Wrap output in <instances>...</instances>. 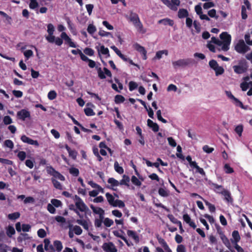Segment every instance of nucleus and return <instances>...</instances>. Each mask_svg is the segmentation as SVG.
<instances>
[{
	"label": "nucleus",
	"instance_id": "nucleus-1",
	"mask_svg": "<svg viewBox=\"0 0 252 252\" xmlns=\"http://www.w3.org/2000/svg\"><path fill=\"white\" fill-rule=\"evenodd\" d=\"M241 240V236L238 230H234L232 232V238L229 241L233 245V248L237 252H244V249L238 245Z\"/></svg>",
	"mask_w": 252,
	"mask_h": 252
},
{
	"label": "nucleus",
	"instance_id": "nucleus-2",
	"mask_svg": "<svg viewBox=\"0 0 252 252\" xmlns=\"http://www.w3.org/2000/svg\"><path fill=\"white\" fill-rule=\"evenodd\" d=\"M220 37L223 42V46H221V50L223 51H227L229 49V46L231 43V36L226 32H222Z\"/></svg>",
	"mask_w": 252,
	"mask_h": 252
},
{
	"label": "nucleus",
	"instance_id": "nucleus-3",
	"mask_svg": "<svg viewBox=\"0 0 252 252\" xmlns=\"http://www.w3.org/2000/svg\"><path fill=\"white\" fill-rule=\"evenodd\" d=\"M234 48L237 53L243 54L250 50V48L245 43L243 39L239 40Z\"/></svg>",
	"mask_w": 252,
	"mask_h": 252
},
{
	"label": "nucleus",
	"instance_id": "nucleus-4",
	"mask_svg": "<svg viewBox=\"0 0 252 252\" xmlns=\"http://www.w3.org/2000/svg\"><path fill=\"white\" fill-rule=\"evenodd\" d=\"M192 63V60L190 59H180L177 61L172 62L174 68L178 67H186Z\"/></svg>",
	"mask_w": 252,
	"mask_h": 252
},
{
	"label": "nucleus",
	"instance_id": "nucleus-5",
	"mask_svg": "<svg viewBox=\"0 0 252 252\" xmlns=\"http://www.w3.org/2000/svg\"><path fill=\"white\" fill-rule=\"evenodd\" d=\"M219 234L220 235V239L222 241L223 244L230 251V252H236L234 248L232 247L229 239L226 237V236L224 234V233L221 231L219 232Z\"/></svg>",
	"mask_w": 252,
	"mask_h": 252
},
{
	"label": "nucleus",
	"instance_id": "nucleus-6",
	"mask_svg": "<svg viewBox=\"0 0 252 252\" xmlns=\"http://www.w3.org/2000/svg\"><path fill=\"white\" fill-rule=\"evenodd\" d=\"M95 69L97 71L98 77L101 79H105V75L110 77H112V73L111 71L106 67L103 68L104 72L102 70L101 68L98 66L95 67Z\"/></svg>",
	"mask_w": 252,
	"mask_h": 252
},
{
	"label": "nucleus",
	"instance_id": "nucleus-7",
	"mask_svg": "<svg viewBox=\"0 0 252 252\" xmlns=\"http://www.w3.org/2000/svg\"><path fill=\"white\" fill-rule=\"evenodd\" d=\"M75 198L76 200L75 202L76 208L81 212H86L88 208L82 199L77 195H75Z\"/></svg>",
	"mask_w": 252,
	"mask_h": 252
},
{
	"label": "nucleus",
	"instance_id": "nucleus-8",
	"mask_svg": "<svg viewBox=\"0 0 252 252\" xmlns=\"http://www.w3.org/2000/svg\"><path fill=\"white\" fill-rule=\"evenodd\" d=\"M55 31V28L52 24H49L47 25V32L48 35L46 37V40L49 42L53 43L54 40V35H53Z\"/></svg>",
	"mask_w": 252,
	"mask_h": 252
},
{
	"label": "nucleus",
	"instance_id": "nucleus-9",
	"mask_svg": "<svg viewBox=\"0 0 252 252\" xmlns=\"http://www.w3.org/2000/svg\"><path fill=\"white\" fill-rule=\"evenodd\" d=\"M218 193L223 195L224 197V200L227 203L231 204H233V199L229 191L228 190H223L222 192L218 191Z\"/></svg>",
	"mask_w": 252,
	"mask_h": 252
},
{
	"label": "nucleus",
	"instance_id": "nucleus-10",
	"mask_svg": "<svg viewBox=\"0 0 252 252\" xmlns=\"http://www.w3.org/2000/svg\"><path fill=\"white\" fill-rule=\"evenodd\" d=\"M134 48L142 56V59L144 60L147 59V51L145 48L138 43H135L134 45Z\"/></svg>",
	"mask_w": 252,
	"mask_h": 252
},
{
	"label": "nucleus",
	"instance_id": "nucleus-11",
	"mask_svg": "<svg viewBox=\"0 0 252 252\" xmlns=\"http://www.w3.org/2000/svg\"><path fill=\"white\" fill-rule=\"evenodd\" d=\"M102 248L105 252H117V250L115 245L112 243H105L103 245Z\"/></svg>",
	"mask_w": 252,
	"mask_h": 252
},
{
	"label": "nucleus",
	"instance_id": "nucleus-12",
	"mask_svg": "<svg viewBox=\"0 0 252 252\" xmlns=\"http://www.w3.org/2000/svg\"><path fill=\"white\" fill-rule=\"evenodd\" d=\"M61 37L65 41V43L66 44H68V45L72 48H76V45L72 41L71 39L67 35V34L65 32H62L61 34Z\"/></svg>",
	"mask_w": 252,
	"mask_h": 252
},
{
	"label": "nucleus",
	"instance_id": "nucleus-13",
	"mask_svg": "<svg viewBox=\"0 0 252 252\" xmlns=\"http://www.w3.org/2000/svg\"><path fill=\"white\" fill-rule=\"evenodd\" d=\"M233 68L235 73L238 74H240L244 73L247 71L248 69V66L245 63V64L242 65H234L233 66Z\"/></svg>",
	"mask_w": 252,
	"mask_h": 252
},
{
	"label": "nucleus",
	"instance_id": "nucleus-14",
	"mask_svg": "<svg viewBox=\"0 0 252 252\" xmlns=\"http://www.w3.org/2000/svg\"><path fill=\"white\" fill-rule=\"evenodd\" d=\"M17 117L19 119L24 121L26 118L30 117V113L25 109H22L18 112Z\"/></svg>",
	"mask_w": 252,
	"mask_h": 252
},
{
	"label": "nucleus",
	"instance_id": "nucleus-15",
	"mask_svg": "<svg viewBox=\"0 0 252 252\" xmlns=\"http://www.w3.org/2000/svg\"><path fill=\"white\" fill-rule=\"evenodd\" d=\"M128 19L133 23V24H135L137 22L140 20L138 15L137 13L132 12V11L129 12V16Z\"/></svg>",
	"mask_w": 252,
	"mask_h": 252
},
{
	"label": "nucleus",
	"instance_id": "nucleus-16",
	"mask_svg": "<svg viewBox=\"0 0 252 252\" xmlns=\"http://www.w3.org/2000/svg\"><path fill=\"white\" fill-rule=\"evenodd\" d=\"M183 219L184 221L193 229L196 227V225L193 221H191L190 217L188 214H184L183 216Z\"/></svg>",
	"mask_w": 252,
	"mask_h": 252
},
{
	"label": "nucleus",
	"instance_id": "nucleus-17",
	"mask_svg": "<svg viewBox=\"0 0 252 252\" xmlns=\"http://www.w3.org/2000/svg\"><path fill=\"white\" fill-rule=\"evenodd\" d=\"M44 249L48 252H54L55 249L54 246L50 244V240L46 238L44 240Z\"/></svg>",
	"mask_w": 252,
	"mask_h": 252
},
{
	"label": "nucleus",
	"instance_id": "nucleus-18",
	"mask_svg": "<svg viewBox=\"0 0 252 252\" xmlns=\"http://www.w3.org/2000/svg\"><path fill=\"white\" fill-rule=\"evenodd\" d=\"M127 234L129 237L132 238L135 243H137L139 242V238L136 232L133 230H128L127 231Z\"/></svg>",
	"mask_w": 252,
	"mask_h": 252
},
{
	"label": "nucleus",
	"instance_id": "nucleus-19",
	"mask_svg": "<svg viewBox=\"0 0 252 252\" xmlns=\"http://www.w3.org/2000/svg\"><path fill=\"white\" fill-rule=\"evenodd\" d=\"M147 125L149 127L151 128L154 132H158L159 130L158 125L150 119L147 120Z\"/></svg>",
	"mask_w": 252,
	"mask_h": 252
},
{
	"label": "nucleus",
	"instance_id": "nucleus-20",
	"mask_svg": "<svg viewBox=\"0 0 252 252\" xmlns=\"http://www.w3.org/2000/svg\"><path fill=\"white\" fill-rule=\"evenodd\" d=\"M189 16V12L188 10L184 8L179 9L178 12V16L180 19H183Z\"/></svg>",
	"mask_w": 252,
	"mask_h": 252
},
{
	"label": "nucleus",
	"instance_id": "nucleus-21",
	"mask_svg": "<svg viewBox=\"0 0 252 252\" xmlns=\"http://www.w3.org/2000/svg\"><path fill=\"white\" fill-rule=\"evenodd\" d=\"M133 25L139 32L142 33H145L146 32V30L144 28L143 24L140 20H139L135 24Z\"/></svg>",
	"mask_w": 252,
	"mask_h": 252
},
{
	"label": "nucleus",
	"instance_id": "nucleus-22",
	"mask_svg": "<svg viewBox=\"0 0 252 252\" xmlns=\"http://www.w3.org/2000/svg\"><path fill=\"white\" fill-rule=\"evenodd\" d=\"M130 181L129 177L126 175H124L123 176V179L120 181L119 185H125L127 187H129V182Z\"/></svg>",
	"mask_w": 252,
	"mask_h": 252
},
{
	"label": "nucleus",
	"instance_id": "nucleus-23",
	"mask_svg": "<svg viewBox=\"0 0 252 252\" xmlns=\"http://www.w3.org/2000/svg\"><path fill=\"white\" fill-rule=\"evenodd\" d=\"M158 23L159 24H163L164 25H169L170 26H173L174 25L173 20L168 18L160 20Z\"/></svg>",
	"mask_w": 252,
	"mask_h": 252
},
{
	"label": "nucleus",
	"instance_id": "nucleus-24",
	"mask_svg": "<svg viewBox=\"0 0 252 252\" xmlns=\"http://www.w3.org/2000/svg\"><path fill=\"white\" fill-rule=\"evenodd\" d=\"M76 222L82 225L85 230H89V225L87 220H77Z\"/></svg>",
	"mask_w": 252,
	"mask_h": 252
},
{
	"label": "nucleus",
	"instance_id": "nucleus-25",
	"mask_svg": "<svg viewBox=\"0 0 252 252\" xmlns=\"http://www.w3.org/2000/svg\"><path fill=\"white\" fill-rule=\"evenodd\" d=\"M90 208L93 210V212L95 214H104V211L100 207L96 208L93 205H90Z\"/></svg>",
	"mask_w": 252,
	"mask_h": 252
},
{
	"label": "nucleus",
	"instance_id": "nucleus-26",
	"mask_svg": "<svg viewBox=\"0 0 252 252\" xmlns=\"http://www.w3.org/2000/svg\"><path fill=\"white\" fill-rule=\"evenodd\" d=\"M162 2L168 6L170 9L172 10L176 11L177 10V7L172 4L171 1L169 0H161Z\"/></svg>",
	"mask_w": 252,
	"mask_h": 252
},
{
	"label": "nucleus",
	"instance_id": "nucleus-27",
	"mask_svg": "<svg viewBox=\"0 0 252 252\" xmlns=\"http://www.w3.org/2000/svg\"><path fill=\"white\" fill-rule=\"evenodd\" d=\"M52 183H53L54 187L58 189L62 190L63 189V186L62 184L57 180L52 178L51 179Z\"/></svg>",
	"mask_w": 252,
	"mask_h": 252
},
{
	"label": "nucleus",
	"instance_id": "nucleus-28",
	"mask_svg": "<svg viewBox=\"0 0 252 252\" xmlns=\"http://www.w3.org/2000/svg\"><path fill=\"white\" fill-rule=\"evenodd\" d=\"M105 196L109 204L111 206H113V204H114V201H115L113 196L109 192H107L105 194Z\"/></svg>",
	"mask_w": 252,
	"mask_h": 252
},
{
	"label": "nucleus",
	"instance_id": "nucleus-29",
	"mask_svg": "<svg viewBox=\"0 0 252 252\" xmlns=\"http://www.w3.org/2000/svg\"><path fill=\"white\" fill-rule=\"evenodd\" d=\"M158 192L159 195L162 197H167L169 195V191L162 188H159Z\"/></svg>",
	"mask_w": 252,
	"mask_h": 252
},
{
	"label": "nucleus",
	"instance_id": "nucleus-30",
	"mask_svg": "<svg viewBox=\"0 0 252 252\" xmlns=\"http://www.w3.org/2000/svg\"><path fill=\"white\" fill-rule=\"evenodd\" d=\"M54 246L56 248V251L58 252H61L63 249V245L60 241H55L54 242Z\"/></svg>",
	"mask_w": 252,
	"mask_h": 252
},
{
	"label": "nucleus",
	"instance_id": "nucleus-31",
	"mask_svg": "<svg viewBox=\"0 0 252 252\" xmlns=\"http://www.w3.org/2000/svg\"><path fill=\"white\" fill-rule=\"evenodd\" d=\"M114 203L112 206L115 207H118L123 208L125 207V203L121 200L116 199Z\"/></svg>",
	"mask_w": 252,
	"mask_h": 252
},
{
	"label": "nucleus",
	"instance_id": "nucleus-32",
	"mask_svg": "<svg viewBox=\"0 0 252 252\" xmlns=\"http://www.w3.org/2000/svg\"><path fill=\"white\" fill-rule=\"evenodd\" d=\"M30 239L29 235L27 233H21L20 236L17 238L18 242H22L23 241H25Z\"/></svg>",
	"mask_w": 252,
	"mask_h": 252
},
{
	"label": "nucleus",
	"instance_id": "nucleus-33",
	"mask_svg": "<svg viewBox=\"0 0 252 252\" xmlns=\"http://www.w3.org/2000/svg\"><path fill=\"white\" fill-rule=\"evenodd\" d=\"M103 55H106L107 57H110L109 51L107 48H105L104 45H101L100 47V50H98Z\"/></svg>",
	"mask_w": 252,
	"mask_h": 252
},
{
	"label": "nucleus",
	"instance_id": "nucleus-34",
	"mask_svg": "<svg viewBox=\"0 0 252 252\" xmlns=\"http://www.w3.org/2000/svg\"><path fill=\"white\" fill-rule=\"evenodd\" d=\"M69 172L72 176L77 177L79 175V170L78 168L72 167L69 169Z\"/></svg>",
	"mask_w": 252,
	"mask_h": 252
},
{
	"label": "nucleus",
	"instance_id": "nucleus-35",
	"mask_svg": "<svg viewBox=\"0 0 252 252\" xmlns=\"http://www.w3.org/2000/svg\"><path fill=\"white\" fill-rule=\"evenodd\" d=\"M20 216V214L19 212H16L11 214H9L8 215V219L10 220H15L18 219Z\"/></svg>",
	"mask_w": 252,
	"mask_h": 252
},
{
	"label": "nucleus",
	"instance_id": "nucleus-36",
	"mask_svg": "<svg viewBox=\"0 0 252 252\" xmlns=\"http://www.w3.org/2000/svg\"><path fill=\"white\" fill-rule=\"evenodd\" d=\"M114 168L115 171L119 174H123L124 173V169L122 166H120L117 161L114 163Z\"/></svg>",
	"mask_w": 252,
	"mask_h": 252
},
{
	"label": "nucleus",
	"instance_id": "nucleus-37",
	"mask_svg": "<svg viewBox=\"0 0 252 252\" xmlns=\"http://www.w3.org/2000/svg\"><path fill=\"white\" fill-rule=\"evenodd\" d=\"M205 204L206 206L208 207L209 210L210 212L214 213L216 211V207L214 205L211 204L207 200H204Z\"/></svg>",
	"mask_w": 252,
	"mask_h": 252
},
{
	"label": "nucleus",
	"instance_id": "nucleus-38",
	"mask_svg": "<svg viewBox=\"0 0 252 252\" xmlns=\"http://www.w3.org/2000/svg\"><path fill=\"white\" fill-rule=\"evenodd\" d=\"M109 184H110L112 187H117L119 185V182L114 178H110L107 181Z\"/></svg>",
	"mask_w": 252,
	"mask_h": 252
},
{
	"label": "nucleus",
	"instance_id": "nucleus-39",
	"mask_svg": "<svg viewBox=\"0 0 252 252\" xmlns=\"http://www.w3.org/2000/svg\"><path fill=\"white\" fill-rule=\"evenodd\" d=\"M125 100V97L122 95L117 94L115 96V102L117 104L123 103Z\"/></svg>",
	"mask_w": 252,
	"mask_h": 252
},
{
	"label": "nucleus",
	"instance_id": "nucleus-40",
	"mask_svg": "<svg viewBox=\"0 0 252 252\" xmlns=\"http://www.w3.org/2000/svg\"><path fill=\"white\" fill-rule=\"evenodd\" d=\"M234 103L235 104V105L237 106H239L240 107V108H241L242 109H247V107L245 106L243 103L240 101L238 98H237L236 97H235L234 99Z\"/></svg>",
	"mask_w": 252,
	"mask_h": 252
},
{
	"label": "nucleus",
	"instance_id": "nucleus-41",
	"mask_svg": "<svg viewBox=\"0 0 252 252\" xmlns=\"http://www.w3.org/2000/svg\"><path fill=\"white\" fill-rule=\"evenodd\" d=\"M212 186L215 189V191L218 193V191H220V192H222L223 190H225L226 189H224L223 187L221 185H219L215 183H212Z\"/></svg>",
	"mask_w": 252,
	"mask_h": 252
},
{
	"label": "nucleus",
	"instance_id": "nucleus-42",
	"mask_svg": "<svg viewBox=\"0 0 252 252\" xmlns=\"http://www.w3.org/2000/svg\"><path fill=\"white\" fill-rule=\"evenodd\" d=\"M157 240L159 243V244L163 248H164L165 247L168 246L167 243L165 241L164 239L161 238V237H159V236L158 235L157 236Z\"/></svg>",
	"mask_w": 252,
	"mask_h": 252
},
{
	"label": "nucleus",
	"instance_id": "nucleus-43",
	"mask_svg": "<svg viewBox=\"0 0 252 252\" xmlns=\"http://www.w3.org/2000/svg\"><path fill=\"white\" fill-rule=\"evenodd\" d=\"M96 31V27L93 24H89L88 28L87 31L90 34H94Z\"/></svg>",
	"mask_w": 252,
	"mask_h": 252
},
{
	"label": "nucleus",
	"instance_id": "nucleus-44",
	"mask_svg": "<svg viewBox=\"0 0 252 252\" xmlns=\"http://www.w3.org/2000/svg\"><path fill=\"white\" fill-rule=\"evenodd\" d=\"M57 93L54 90L50 91L48 94V98L51 100L55 99L57 97Z\"/></svg>",
	"mask_w": 252,
	"mask_h": 252
},
{
	"label": "nucleus",
	"instance_id": "nucleus-45",
	"mask_svg": "<svg viewBox=\"0 0 252 252\" xmlns=\"http://www.w3.org/2000/svg\"><path fill=\"white\" fill-rule=\"evenodd\" d=\"M214 70L215 71V74L216 76L221 75L224 72L223 68L222 66H220L219 65L215 68V69Z\"/></svg>",
	"mask_w": 252,
	"mask_h": 252
},
{
	"label": "nucleus",
	"instance_id": "nucleus-46",
	"mask_svg": "<svg viewBox=\"0 0 252 252\" xmlns=\"http://www.w3.org/2000/svg\"><path fill=\"white\" fill-rule=\"evenodd\" d=\"M241 16L243 20L246 19L248 17L246 7L245 5H242L241 6Z\"/></svg>",
	"mask_w": 252,
	"mask_h": 252
},
{
	"label": "nucleus",
	"instance_id": "nucleus-47",
	"mask_svg": "<svg viewBox=\"0 0 252 252\" xmlns=\"http://www.w3.org/2000/svg\"><path fill=\"white\" fill-rule=\"evenodd\" d=\"M103 223L105 226L109 227L113 224L114 221L108 218H106L104 219Z\"/></svg>",
	"mask_w": 252,
	"mask_h": 252
},
{
	"label": "nucleus",
	"instance_id": "nucleus-48",
	"mask_svg": "<svg viewBox=\"0 0 252 252\" xmlns=\"http://www.w3.org/2000/svg\"><path fill=\"white\" fill-rule=\"evenodd\" d=\"M84 112L87 116H92L95 115V113L91 108H86L84 109Z\"/></svg>",
	"mask_w": 252,
	"mask_h": 252
},
{
	"label": "nucleus",
	"instance_id": "nucleus-49",
	"mask_svg": "<svg viewBox=\"0 0 252 252\" xmlns=\"http://www.w3.org/2000/svg\"><path fill=\"white\" fill-rule=\"evenodd\" d=\"M4 146L12 149L14 147V144L12 140L8 139L4 141Z\"/></svg>",
	"mask_w": 252,
	"mask_h": 252
},
{
	"label": "nucleus",
	"instance_id": "nucleus-50",
	"mask_svg": "<svg viewBox=\"0 0 252 252\" xmlns=\"http://www.w3.org/2000/svg\"><path fill=\"white\" fill-rule=\"evenodd\" d=\"M38 6L37 0H30L29 7L32 9H34Z\"/></svg>",
	"mask_w": 252,
	"mask_h": 252
},
{
	"label": "nucleus",
	"instance_id": "nucleus-51",
	"mask_svg": "<svg viewBox=\"0 0 252 252\" xmlns=\"http://www.w3.org/2000/svg\"><path fill=\"white\" fill-rule=\"evenodd\" d=\"M131 181L132 183L135 186L139 187L141 185V182L135 176H132L131 177Z\"/></svg>",
	"mask_w": 252,
	"mask_h": 252
},
{
	"label": "nucleus",
	"instance_id": "nucleus-52",
	"mask_svg": "<svg viewBox=\"0 0 252 252\" xmlns=\"http://www.w3.org/2000/svg\"><path fill=\"white\" fill-rule=\"evenodd\" d=\"M224 169L225 170V172L227 174H231L234 172L233 169L227 163H226L224 165Z\"/></svg>",
	"mask_w": 252,
	"mask_h": 252
},
{
	"label": "nucleus",
	"instance_id": "nucleus-53",
	"mask_svg": "<svg viewBox=\"0 0 252 252\" xmlns=\"http://www.w3.org/2000/svg\"><path fill=\"white\" fill-rule=\"evenodd\" d=\"M53 176L54 178H57L62 181H64L65 180L64 177L58 171L55 172Z\"/></svg>",
	"mask_w": 252,
	"mask_h": 252
},
{
	"label": "nucleus",
	"instance_id": "nucleus-54",
	"mask_svg": "<svg viewBox=\"0 0 252 252\" xmlns=\"http://www.w3.org/2000/svg\"><path fill=\"white\" fill-rule=\"evenodd\" d=\"M161 114V112L160 110H158L157 111V118H158V120H159V121H161L163 123H164V124L167 123V120L162 117Z\"/></svg>",
	"mask_w": 252,
	"mask_h": 252
},
{
	"label": "nucleus",
	"instance_id": "nucleus-55",
	"mask_svg": "<svg viewBox=\"0 0 252 252\" xmlns=\"http://www.w3.org/2000/svg\"><path fill=\"white\" fill-rule=\"evenodd\" d=\"M52 204L55 207H59L62 205V202L57 199H52L51 201Z\"/></svg>",
	"mask_w": 252,
	"mask_h": 252
},
{
	"label": "nucleus",
	"instance_id": "nucleus-56",
	"mask_svg": "<svg viewBox=\"0 0 252 252\" xmlns=\"http://www.w3.org/2000/svg\"><path fill=\"white\" fill-rule=\"evenodd\" d=\"M15 233V231L13 227L9 226H8L7 231L6 234L7 236L9 237H11L12 235H14Z\"/></svg>",
	"mask_w": 252,
	"mask_h": 252
},
{
	"label": "nucleus",
	"instance_id": "nucleus-57",
	"mask_svg": "<svg viewBox=\"0 0 252 252\" xmlns=\"http://www.w3.org/2000/svg\"><path fill=\"white\" fill-rule=\"evenodd\" d=\"M243 131V126L242 125L237 126L235 128V131L239 135V136H241Z\"/></svg>",
	"mask_w": 252,
	"mask_h": 252
},
{
	"label": "nucleus",
	"instance_id": "nucleus-58",
	"mask_svg": "<svg viewBox=\"0 0 252 252\" xmlns=\"http://www.w3.org/2000/svg\"><path fill=\"white\" fill-rule=\"evenodd\" d=\"M98 34L102 37L110 36L111 37H113V35L111 32H107L103 30H100L98 32Z\"/></svg>",
	"mask_w": 252,
	"mask_h": 252
},
{
	"label": "nucleus",
	"instance_id": "nucleus-59",
	"mask_svg": "<svg viewBox=\"0 0 252 252\" xmlns=\"http://www.w3.org/2000/svg\"><path fill=\"white\" fill-rule=\"evenodd\" d=\"M3 122L5 125H10L12 123V120L9 116H5L3 119Z\"/></svg>",
	"mask_w": 252,
	"mask_h": 252
},
{
	"label": "nucleus",
	"instance_id": "nucleus-60",
	"mask_svg": "<svg viewBox=\"0 0 252 252\" xmlns=\"http://www.w3.org/2000/svg\"><path fill=\"white\" fill-rule=\"evenodd\" d=\"M128 86H129V91H132L135 90L137 88L138 84L134 81H130L129 83Z\"/></svg>",
	"mask_w": 252,
	"mask_h": 252
},
{
	"label": "nucleus",
	"instance_id": "nucleus-61",
	"mask_svg": "<svg viewBox=\"0 0 252 252\" xmlns=\"http://www.w3.org/2000/svg\"><path fill=\"white\" fill-rule=\"evenodd\" d=\"M37 235L41 238H43L46 236V232L44 229L40 228L37 231Z\"/></svg>",
	"mask_w": 252,
	"mask_h": 252
},
{
	"label": "nucleus",
	"instance_id": "nucleus-62",
	"mask_svg": "<svg viewBox=\"0 0 252 252\" xmlns=\"http://www.w3.org/2000/svg\"><path fill=\"white\" fill-rule=\"evenodd\" d=\"M202 149L203 151L208 154H210L214 151V149L213 148L210 147L209 146L207 145H204Z\"/></svg>",
	"mask_w": 252,
	"mask_h": 252
},
{
	"label": "nucleus",
	"instance_id": "nucleus-63",
	"mask_svg": "<svg viewBox=\"0 0 252 252\" xmlns=\"http://www.w3.org/2000/svg\"><path fill=\"white\" fill-rule=\"evenodd\" d=\"M17 157L21 161H23L26 158V153L24 151H20L17 154Z\"/></svg>",
	"mask_w": 252,
	"mask_h": 252
},
{
	"label": "nucleus",
	"instance_id": "nucleus-64",
	"mask_svg": "<svg viewBox=\"0 0 252 252\" xmlns=\"http://www.w3.org/2000/svg\"><path fill=\"white\" fill-rule=\"evenodd\" d=\"M209 64L210 67L213 69H215V68L219 65L218 63L215 60H211L209 62Z\"/></svg>",
	"mask_w": 252,
	"mask_h": 252
}]
</instances>
